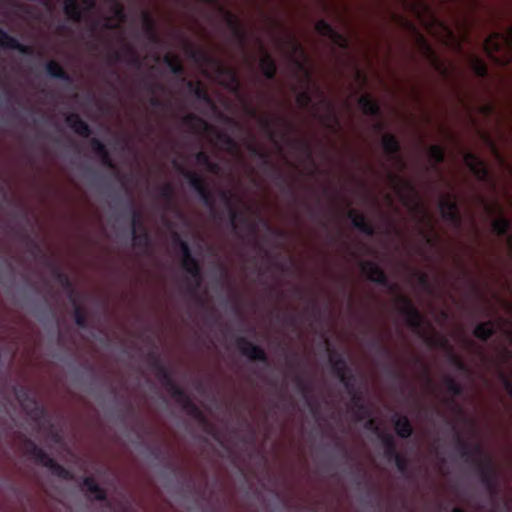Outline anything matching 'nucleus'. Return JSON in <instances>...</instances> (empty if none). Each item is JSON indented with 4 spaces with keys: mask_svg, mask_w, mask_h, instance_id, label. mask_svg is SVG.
Instances as JSON below:
<instances>
[{
    "mask_svg": "<svg viewBox=\"0 0 512 512\" xmlns=\"http://www.w3.org/2000/svg\"><path fill=\"white\" fill-rule=\"evenodd\" d=\"M487 57L496 65L506 67L512 64V24L504 31H494L483 42Z\"/></svg>",
    "mask_w": 512,
    "mask_h": 512,
    "instance_id": "2",
    "label": "nucleus"
},
{
    "mask_svg": "<svg viewBox=\"0 0 512 512\" xmlns=\"http://www.w3.org/2000/svg\"><path fill=\"white\" fill-rule=\"evenodd\" d=\"M181 264L190 279L194 282V286L190 288V291L191 293H195L202 283V271L199 261L195 257H191L188 259H182Z\"/></svg>",
    "mask_w": 512,
    "mask_h": 512,
    "instance_id": "16",
    "label": "nucleus"
},
{
    "mask_svg": "<svg viewBox=\"0 0 512 512\" xmlns=\"http://www.w3.org/2000/svg\"><path fill=\"white\" fill-rule=\"evenodd\" d=\"M4 17H5V14L2 11V25L4 24ZM7 46L12 47L13 49L17 50L22 55L30 56V55H33V53H34V49L31 46L22 44L18 40L9 37L7 32L2 28V49Z\"/></svg>",
    "mask_w": 512,
    "mask_h": 512,
    "instance_id": "25",
    "label": "nucleus"
},
{
    "mask_svg": "<svg viewBox=\"0 0 512 512\" xmlns=\"http://www.w3.org/2000/svg\"><path fill=\"white\" fill-rule=\"evenodd\" d=\"M329 362L332 367L333 374L338 378L346 376L351 373V370L347 364L346 359L335 349L329 350Z\"/></svg>",
    "mask_w": 512,
    "mask_h": 512,
    "instance_id": "18",
    "label": "nucleus"
},
{
    "mask_svg": "<svg viewBox=\"0 0 512 512\" xmlns=\"http://www.w3.org/2000/svg\"><path fill=\"white\" fill-rule=\"evenodd\" d=\"M315 30L321 36L329 38L336 46L347 49L349 46L348 39L324 19H320L315 24Z\"/></svg>",
    "mask_w": 512,
    "mask_h": 512,
    "instance_id": "11",
    "label": "nucleus"
},
{
    "mask_svg": "<svg viewBox=\"0 0 512 512\" xmlns=\"http://www.w3.org/2000/svg\"><path fill=\"white\" fill-rule=\"evenodd\" d=\"M456 448L460 458L474 466L487 492L496 495L498 493V472L492 458L485 454L481 445L476 444L471 447L460 436H457Z\"/></svg>",
    "mask_w": 512,
    "mask_h": 512,
    "instance_id": "1",
    "label": "nucleus"
},
{
    "mask_svg": "<svg viewBox=\"0 0 512 512\" xmlns=\"http://www.w3.org/2000/svg\"><path fill=\"white\" fill-rule=\"evenodd\" d=\"M147 360H148L149 366L154 371L157 370L158 368L162 367L163 365H165L163 363L160 355L157 354L155 351H151L150 353H148Z\"/></svg>",
    "mask_w": 512,
    "mask_h": 512,
    "instance_id": "58",
    "label": "nucleus"
},
{
    "mask_svg": "<svg viewBox=\"0 0 512 512\" xmlns=\"http://www.w3.org/2000/svg\"><path fill=\"white\" fill-rule=\"evenodd\" d=\"M446 390L455 397L463 394V387L452 377H446L444 380Z\"/></svg>",
    "mask_w": 512,
    "mask_h": 512,
    "instance_id": "52",
    "label": "nucleus"
},
{
    "mask_svg": "<svg viewBox=\"0 0 512 512\" xmlns=\"http://www.w3.org/2000/svg\"><path fill=\"white\" fill-rule=\"evenodd\" d=\"M142 27L144 34L150 43H160V37L158 36L156 29V22L148 12H144L142 14Z\"/></svg>",
    "mask_w": 512,
    "mask_h": 512,
    "instance_id": "27",
    "label": "nucleus"
},
{
    "mask_svg": "<svg viewBox=\"0 0 512 512\" xmlns=\"http://www.w3.org/2000/svg\"><path fill=\"white\" fill-rule=\"evenodd\" d=\"M389 177L391 181L395 184V188L398 192L402 193L403 191H409L412 193H415V187L414 185L407 180L401 179L398 175L389 173Z\"/></svg>",
    "mask_w": 512,
    "mask_h": 512,
    "instance_id": "50",
    "label": "nucleus"
},
{
    "mask_svg": "<svg viewBox=\"0 0 512 512\" xmlns=\"http://www.w3.org/2000/svg\"><path fill=\"white\" fill-rule=\"evenodd\" d=\"M469 65L477 77L486 78L488 76V67L482 58L476 55H471L469 57Z\"/></svg>",
    "mask_w": 512,
    "mask_h": 512,
    "instance_id": "41",
    "label": "nucleus"
},
{
    "mask_svg": "<svg viewBox=\"0 0 512 512\" xmlns=\"http://www.w3.org/2000/svg\"><path fill=\"white\" fill-rule=\"evenodd\" d=\"M414 276L416 277L418 285L426 291L432 290V284L430 282L429 276L423 272H415Z\"/></svg>",
    "mask_w": 512,
    "mask_h": 512,
    "instance_id": "56",
    "label": "nucleus"
},
{
    "mask_svg": "<svg viewBox=\"0 0 512 512\" xmlns=\"http://www.w3.org/2000/svg\"><path fill=\"white\" fill-rule=\"evenodd\" d=\"M464 161L470 171L479 179L486 180L489 172L484 162L473 152H466L464 154Z\"/></svg>",
    "mask_w": 512,
    "mask_h": 512,
    "instance_id": "17",
    "label": "nucleus"
},
{
    "mask_svg": "<svg viewBox=\"0 0 512 512\" xmlns=\"http://www.w3.org/2000/svg\"><path fill=\"white\" fill-rule=\"evenodd\" d=\"M216 137H217L218 141L221 142L228 150H236L237 149V143L227 133L217 132Z\"/></svg>",
    "mask_w": 512,
    "mask_h": 512,
    "instance_id": "54",
    "label": "nucleus"
},
{
    "mask_svg": "<svg viewBox=\"0 0 512 512\" xmlns=\"http://www.w3.org/2000/svg\"><path fill=\"white\" fill-rule=\"evenodd\" d=\"M262 50L264 51L263 56L260 59L259 65L260 69L262 71L263 76L268 80H274L277 74V64L275 59L272 57L271 54L266 52L264 48L262 47Z\"/></svg>",
    "mask_w": 512,
    "mask_h": 512,
    "instance_id": "29",
    "label": "nucleus"
},
{
    "mask_svg": "<svg viewBox=\"0 0 512 512\" xmlns=\"http://www.w3.org/2000/svg\"><path fill=\"white\" fill-rule=\"evenodd\" d=\"M224 20L227 24V27L231 30L233 36L239 41L241 45H244L247 40V33L241 21L229 11H224Z\"/></svg>",
    "mask_w": 512,
    "mask_h": 512,
    "instance_id": "19",
    "label": "nucleus"
},
{
    "mask_svg": "<svg viewBox=\"0 0 512 512\" xmlns=\"http://www.w3.org/2000/svg\"><path fill=\"white\" fill-rule=\"evenodd\" d=\"M392 461L395 463V466L400 473L407 474L409 462L406 457L398 453L395 457L392 458Z\"/></svg>",
    "mask_w": 512,
    "mask_h": 512,
    "instance_id": "55",
    "label": "nucleus"
},
{
    "mask_svg": "<svg viewBox=\"0 0 512 512\" xmlns=\"http://www.w3.org/2000/svg\"><path fill=\"white\" fill-rule=\"evenodd\" d=\"M236 347L240 353L251 361H260L265 364L268 363V357L265 350L243 336L236 338Z\"/></svg>",
    "mask_w": 512,
    "mask_h": 512,
    "instance_id": "9",
    "label": "nucleus"
},
{
    "mask_svg": "<svg viewBox=\"0 0 512 512\" xmlns=\"http://www.w3.org/2000/svg\"><path fill=\"white\" fill-rule=\"evenodd\" d=\"M195 160L199 165L206 166L211 158L207 152L201 150L195 154Z\"/></svg>",
    "mask_w": 512,
    "mask_h": 512,
    "instance_id": "62",
    "label": "nucleus"
},
{
    "mask_svg": "<svg viewBox=\"0 0 512 512\" xmlns=\"http://www.w3.org/2000/svg\"><path fill=\"white\" fill-rule=\"evenodd\" d=\"M357 103L365 115L377 118L381 116V108L379 103L370 95L360 96Z\"/></svg>",
    "mask_w": 512,
    "mask_h": 512,
    "instance_id": "28",
    "label": "nucleus"
},
{
    "mask_svg": "<svg viewBox=\"0 0 512 512\" xmlns=\"http://www.w3.org/2000/svg\"><path fill=\"white\" fill-rule=\"evenodd\" d=\"M348 218L351 220L352 226L363 234L367 236L375 235L376 231L374 226L367 221L366 217L362 213L356 210H349Z\"/></svg>",
    "mask_w": 512,
    "mask_h": 512,
    "instance_id": "20",
    "label": "nucleus"
},
{
    "mask_svg": "<svg viewBox=\"0 0 512 512\" xmlns=\"http://www.w3.org/2000/svg\"><path fill=\"white\" fill-rule=\"evenodd\" d=\"M65 123L81 137L88 138L92 134L90 126L77 113L68 114Z\"/></svg>",
    "mask_w": 512,
    "mask_h": 512,
    "instance_id": "22",
    "label": "nucleus"
},
{
    "mask_svg": "<svg viewBox=\"0 0 512 512\" xmlns=\"http://www.w3.org/2000/svg\"><path fill=\"white\" fill-rule=\"evenodd\" d=\"M220 198L223 200L226 208L229 212V219L233 229L237 228V221H241L246 224L248 222V218L246 215L239 211L234 205L235 195L230 190H222L219 193Z\"/></svg>",
    "mask_w": 512,
    "mask_h": 512,
    "instance_id": "15",
    "label": "nucleus"
},
{
    "mask_svg": "<svg viewBox=\"0 0 512 512\" xmlns=\"http://www.w3.org/2000/svg\"><path fill=\"white\" fill-rule=\"evenodd\" d=\"M439 210L443 220L453 224L456 227L461 225L462 220L459 214L458 206L455 199L451 195H448L439 201Z\"/></svg>",
    "mask_w": 512,
    "mask_h": 512,
    "instance_id": "12",
    "label": "nucleus"
},
{
    "mask_svg": "<svg viewBox=\"0 0 512 512\" xmlns=\"http://www.w3.org/2000/svg\"><path fill=\"white\" fill-rule=\"evenodd\" d=\"M89 142L93 153L101 159L102 164L108 168L114 169L115 164L105 144L95 137L91 138Z\"/></svg>",
    "mask_w": 512,
    "mask_h": 512,
    "instance_id": "24",
    "label": "nucleus"
},
{
    "mask_svg": "<svg viewBox=\"0 0 512 512\" xmlns=\"http://www.w3.org/2000/svg\"><path fill=\"white\" fill-rule=\"evenodd\" d=\"M279 122L285 123V121L282 118H270L267 116L258 117V123H259L261 129L266 134L267 138L272 142H276V137H277L276 125Z\"/></svg>",
    "mask_w": 512,
    "mask_h": 512,
    "instance_id": "32",
    "label": "nucleus"
},
{
    "mask_svg": "<svg viewBox=\"0 0 512 512\" xmlns=\"http://www.w3.org/2000/svg\"><path fill=\"white\" fill-rule=\"evenodd\" d=\"M492 229L496 235L500 237L508 236L509 238L511 236L508 235L509 230L511 229V222L504 216H500L492 222Z\"/></svg>",
    "mask_w": 512,
    "mask_h": 512,
    "instance_id": "43",
    "label": "nucleus"
},
{
    "mask_svg": "<svg viewBox=\"0 0 512 512\" xmlns=\"http://www.w3.org/2000/svg\"><path fill=\"white\" fill-rule=\"evenodd\" d=\"M360 269L369 281L386 288L395 289V286L391 285L386 273L374 261H362L360 263Z\"/></svg>",
    "mask_w": 512,
    "mask_h": 512,
    "instance_id": "8",
    "label": "nucleus"
},
{
    "mask_svg": "<svg viewBox=\"0 0 512 512\" xmlns=\"http://www.w3.org/2000/svg\"><path fill=\"white\" fill-rule=\"evenodd\" d=\"M172 242L174 246H177L179 248L182 254V259H188L193 257L188 242L182 239V237L177 232L173 233Z\"/></svg>",
    "mask_w": 512,
    "mask_h": 512,
    "instance_id": "47",
    "label": "nucleus"
},
{
    "mask_svg": "<svg viewBox=\"0 0 512 512\" xmlns=\"http://www.w3.org/2000/svg\"><path fill=\"white\" fill-rule=\"evenodd\" d=\"M53 275L59 284L69 292V299L76 298V292L73 287L72 281L66 273H63L60 269L54 268Z\"/></svg>",
    "mask_w": 512,
    "mask_h": 512,
    "instance_id": "40",
    "label": "nucleus"
},
{
    "mask_svg": "<svg viewBox=\"0 0 512 512\" xmlns=\"http://www.w3.org/2000/svg\"><path fill=\"white\" fill-rule=\"evenodd\" d=\"M397 304L398 311L406 318L407 325L416 331L421 330L424 318L412 300L407 296L399 295L397 297Z\"/></svg>",
    "mask_w": 512,
    "mask_h": 512,
    "instance_id": "7",
    "label": "nucleus"
},
{
    "mask_svg": "<svg viewBox=\"0 0 512 512\" xmlns=\"http://www.w3.org/2000/svg\"><path fill=\"white\" fill-rule=\"evenodd\" d=\"M182 409L187 412L190 416L194 417L199 421H204L205 417L200 408L194 403L190 396L185 392L183 388H180L176 393L171 396Z\"/></svg>",
    "mask_w": 512,
    "mask_h": 512,
    "instance_id": "14",
    "label": "nucleus"
},
{
    "mask_svg": "<svg viewBox=\"0 0 512 512\" xmlns=\"http://www.w3.org/2000/svg\"><path fill=\"white\" fill-rule=\"evenodd\" d=\"M45 70L49 77L61 80L67 84L73 82L72 77L64 70V68L55 60H50L45 65Z\"/></svg>",
    "mask_w": 512,
    "mask_h": 512,
    "instance_id": "31",
    "label": "nucleus"
},
{
    "mask_svg": "<svg viewBox=\"0 0 512 512\" xmlns=\"http://www.w3.org/2000/svg\"><path fill=\"white\" fill-rule=\"evenodd\" d=\"M129 210L132 216V240L137 248L148 249L151 246V236L144 225L141 213L130 203Z\"/></svg>",
    "mask_w": 512,
    "mask_h": 512,
    "instance_id": "6",
    "label": "nucleus"
},
{
    "mask_svg": "<svg viewBox=\"0 0 512 512\" xmlns=\"http://www.w3.org/2000/svg\"><path fill=\"white\" fill-rule=\"evenodd\" d=\"M83 486L86 490L94 496V499L97 501H107V493L101 488L95 479L91 476H87L83 478Z\"/></svg>",
    "mask_w": 512,
    "mask_h": 512,
    "instance_id": "38",
    "label": "nucleus"
},
{
    "mask_svg": "<svg viewBox=\"0 0 512 512\" xmlns=\"http://www.w3.org/2000/svg\"><path fill=\"white\" fill-rule=\"evenodd\" d=\"M353 410L357 420L359 421L369 418L371 415V411L365 403H360V405Z\"/></svg>",
    "mask_w": 512,
    "mask_h": 512,
    "instance_id": "59",
    "label": "nucleus"
},
{
    "mask_svg": "<svg viewBox=\"0 0 512 512\" xmlns=\"http://www.w3.org/2000/svg\"><path fill=\"white\" fill-rule=\"evenodd\" d=\"M427 343L430 345V346H433V347H441V348H449V345H448V341L446 339H443V338H428L427 339ZM450 362L460 371H467V366L466 364L462 361L461 358H459L458 356H456L452 350H450Z\"/></svg>",
    "mask_w": 512,
    "mask_h": 512,
    "instance_id": "34",
    "label": "nucleus"
},
{
    "mask_svg": "<svg viewBox=\"0 0 512 512\" xmlns=\"http://www.w3.org/2000/svg\"><path fill=\"white\" fill-rule=\"evenodd\" d=\"M74 307V321L75 324L81 329L88 328V319L85 311L82 307L77 303L76 298L70 300Z\"/></svg>",
    "mask_w": 512,
    "mask_h": 512,
    "instance_id": "45",
    "label": "nucleus"
},
{
    "mask_svg": "<svg viewBox=\"0 0 512 512\" xmlns=\"http://www.w3.org/2000/svg\"><path fill=\"white\" fill-rule=\"evenodd\" d=\"M371 345L375 347L378 351V353L383 357H390L391 351L383 345V343L379 340L372 341Z\"/></svg>",
    "mask_w": 512,
    "mask_h": 512,
    "instance_id": "61",
    "label": "nucleus"
},
{
    "mask_svg": "<svg viewBox=\"0 0 512 512\" xmlns=\"http://www.w3.org/2000/svg\"><path fill=\"white\" fill-rule=\"evenodd\" d=\"M16 399L24 412L35 422L39 423L46 416V410L39 405L31 391L26 387H20L15 392Z\"/></svg>",
    "mask_w": 512,
    "mask_h": 512,
    "instance_id": "5",
    "label": "nucleus"
},
{
    "mask_svg": "<svg viewBox=\"0 0 512 512\" xmlns=\"http://www.w3.org/2000/svg\"><path fill=\"white\" fill-rule=\"evenodd\" d=\"M379 439L384 447V456L391 462L392 458L398 454L394 437L391 434L380 433Z\"/></svg>",
    "mask_w": 512,
    "mask_h": 512,
    "instance_id": "39",
    "label": "nucleus"
},
{
    "mask_svg": "<svg viewBox=\"0 0 512 512\" xmlns=\"http://www.w3.org/2000/svg\"><path fill=\"white\" fill-rule=\"evenodd\" d=\"M124 60L134 66L140 65L139 56L134 50V48L131 46H127L124 53L114 51L109 55V61L111 63H116Z\"/></svg>",
    "mask_w": 512,
    "mask_h": 512,
    "instance_id": "30",
    "label": "nucleus"
},
{
    "mask_svg": "<svg viewBox=\"0 0 512 512\" xmlns=\"http://www.w3.org/2000/svg\"><path fill=\"white\" fill-rule=\"evenodd\" d=\"M293 63L296 66L297 70L299 72L303 73L305 81L307 83H309L311 81V73L306 68L305 64L303 62H301L300 60H297V59H294V58H293Z\"/></svg>",
    "mask_w": 512,
    "mask_h": 512,
    "instance_id": "60",
    "label": "nucleus"
},
{
    "mask_svg": "<svg viewBox=\"0 0 512 512\" xmlns=\"http://www.w3.org/2000/svg\"><path fill=\"white\" fill-rule=\"evenodd\" d=\"M248 149L252 156L259 158L262 161L263 166L275 174L276 184L283 190L287 191L290 195L294 196V190L287 186L285 177L280 172L276 171L268 154L252 144L249 145Z\"/></svg>",
    "mask_w": 512,
    "mask_h": 512,
    "instance_id": "10",
    "label": "nucleus"
},
{
    "mask_svg": "<svg viewBox=\"0 0 512 512\" xmlns=\"http://www.w3.org/2000/svg\"><path fill=\"white\" fill-rule=\"evenodd\" d=\"M182 121L183 124L188 126L194 133L204 132L210 128L209 124L204 119L193 113L185 115Z\"/></svg>",
    "mask_w": 512,
    "mask_h": 512,
    "instance_id": "37",
    "label": "nucleus"
},
{
    "mask_svg": "<svg viewBox=\"0 0 512 512\" xmlns=\"http://www.w3.org/2000/svg\"><path fill=\"white\" fill-rule=\"evenodd\" d=\"M339 381L343 384L350 397L361 392L356 383V376L352 372L344 377H341Z\"/></svg>",
    "mask_w": 512,
    "mask_h": 512,
    "instance_id": "49",
    "label": "nucleus"
},
{
    "mask_svg": "<svg viewBox=\"0 0 512 512\" xmlns=\"http://www.w3.org/2000/svg\"><path fill=\"white\" fill-rule=\"evenodd\" d=\"M348 218L351 220L352 226L363 234L367 236L375 235L376 231L374 226L367 221L366 217L362 213L356 210H349Z\"/></svg>",
    "mask_w": 512,
    "mask_h": 512,
    "instance_id": "21",
    "label": "nucleus"
},
{
    "mask_svg": "<svg viewBox=\"0 0 512 512\" xmlns=\"http://www.w3.org/2000/svg\"><path fill=\"white\" fill-rule=\"evenodd\" d=\"M63 11L66 17L76 23L83 18V8L78 0H64Z\"/></svg>",
    "mask_w": 512,
    "mask_h": 512,
    "instance_id": "33",
    "label": "nucleus"
},
{
    "mask_svg": "<svg viewBox=\"0 0 512 512\" xmlns=\"http://www.w3.org/2000/svg\"><path fill=\"white\" fill-rule=\"evenodd\" d=\"M163 62L173 75L182 76L184 74V67L176 56L166 54L163 57Z\"/></svg>",
    "mask_w": 512,
    "mask_h": 512,
    "instance_id": "44",
    "label": "nucleus"
},
{
    "mask_svg": "<svg viewBox=\"0 0 512 512\" xmlns=\"http://www.w3.org/2000/svg\"><path fill=\"white\" fill-rule=\"evenodd\" d=\"M159 196L167 201H171L175 196V190L171 183H165L159 188Z\"/></svg>",
    "mask_w": 512,
    "mask_h": 512,
    "instance_id": "57",
    "label": "nucleus"
},
{
    "mask_svg": "<svg viewBox=\"0 0 512 512\" xmlns=\"http://www.w3.org/2000/svg\"><path fill=\"white\" fill-rule=\"evenodd\" d=\"M24 453L36 464L48 468L54 476L63 480L73 479V474L68 469L50 457L34 441L27 439L24 442Z\"/></svg>",
    "mask_w": 512,
    "mask_h": 512,
    "instance_id": "3",
    "label": "nucleus"
},
{
    "mask_svg": "<svg viewBox=\"0 0 512 512\" xmlns=\"http://www.w3.org/2000/svg\"><path fill=\"white\" fill-rule=\"evenodd\" d=\"M157 379L161 382L166 391L173 396L181 387L176 383L171 371L163 365L154 371Z\"/></svg>",
    "mask_w": 512,
    "mask_h": 512,
    "instance_id": "23",
    "label": "nucleus"
},
{
    "mask_svg": "<svg viewBox=\"0 0 512 512\" xmlns=\"http://www.w3.org/2000/svg\"><path fill=\"white\" fill-rule=\"evenodd\" d=\"M479 110H480L481 114H483L484 116H487V117H490L495 113V107L491 103H485V104L481 105Z\"/></svg>",
    "mask_w": 512,
    "mask_h": 512,
    "instance_id": "64",
    "label": "nucleus"
},
{
    "mask_svg": "<svg viewBox=\"0 0 512 512\" xmlns=\"http://www.w3.org/2000/svg\"><path fill=\"white\" fill-rule=\"evenodd\" d=\"M187 87L189 91L196 97L197 100L206 104L212 105V100L207 91L202 87L201 83L188 81Z\"/></svg>",
    "mask_w": 512,
    "mask_h": 512,
    "instance_id": "42",
    "label": "nucleus"
},
{
    "mask_svg": "<svg viewBox=\"0 0 512 512\" xmlns=\"http://www.w3.org/2000/svg\"><path fill=\"white\" fill-rule=\"evenodd\" d=\"M427 343L430 345V346H433V347H441V348H449V345H448V341L446 339H443V338H428L427 339ZM450 362L460 371H467V366L466 364L462 361L461 358H459L458 356H456L452 350H450Z\"/></svg>",
    "mask_w": 512,
    "mask_h": 512,
    "instance_id": "35",
    "label": "nucleus"
},
{
    "mask_svg": "<svg viewBox=\"0 0 512 512\" xmlns=\"http://www.w3.org/2000/svg\"><path fill=\"white\" fill-rule=\"evenodd\" d=\"M175 169L188 181L190 187L199 195L204 206L215 209V199L203 177L174 162Z\"/></svg>",
    "mask_w": 512,
    "mask_h": 512,
    "instance_id": "4",
    "label": "nucleus"
},
{
    "mask_svg": "<svg viewBox=\"0 0 512 512\" xmlns=\"http://www.w3.org/2000/svg\"><path fill=\"white\" fill-rule=\"evenodd\" d=\"M296 102L301 108L307 109L308 107H310L312 105L311 93L308 90L299 92L296 95Z\"/></svg>",
    "mask_w": 512,
    "mask_h": 512,
    "instance_id": "53",
    "label": "nucleus"
},
{
    "mask_svg": "<svg viewBox=\"0 0 512 512\" xmlns=\"http://www.w3.org/2000/svg\"><path fill=\"white\" fill-rule=\"evenodd\" d=\"M113 14L114 16L120 20V21H125L126 20V13H125V10H124V7L122 5H120L119 3H115L113 5Z\"/></svg>",
    "mask_w": 512,
    "mask_h": 512,
    "instance_id": "63",
    "label": "nucleus"
},
{
    "mask_svg": "<svg viewBox=\"0 0 512 512\" xmlns=\"http://www.w3.org/2000/svg\"><path fill=\"white\" fill-rule=\"evenodd\" d=\"M495 333L494 322L490 320L477 324L473 330V335L483 342L488 341Z\"/></svg>",
    "mask_w": 512,
    "mask_h": 512,
    "instance_id": "36",
    "label": "nucleus"
},
{
    "mask_svg": "<svg viewBox=\"0 0 512 512\" xmlns=\"http://www.w3.org/2000/svg\"><path fill=\"white\" fill-rule=\"evenodd\" d=\"M381 144L388 160L398 164L401 169L405 168V162L400 156L401 145L398 138L394 134H384Z\"/></svg>",
    "mask_w": 512,
    "mask_h": 512,
    "instance_id": "13",
    "label": "nucleus"
},
{
    "mask_svg": "<svg viewBox=\"0 0 512 512\" xmlns=\"http://www.w3.org/2000/svg\"><path fill=\"white\" fill-rule=\"evenodd\" d=\"M428 154L430 160L433 162V167L436 168L438 165L445 161V150L441 145H430L428 147Z\"/></svg>",
    "mask_w": 512,
    "mask_h": 512,
    "instance_id": "46",
    "label": "nucleus"
},
{
    "mask_svg": "<svg viewBox=\"0 0 512 512\" xmlns=\"http://www.w3.org/2000/svg\"><path fill=\"white\" fill-rule=\"evenodd\" d=\"M392 423L400 438L407 439L412 435L413 427L407 416L395 414L392 417Z\"/></svg>",
    "mask_w": 512,
    "mask_h": 512,
    "instance_id": "26",
    "label": "nucleus"
},
{
    "mask_svg": "<svg viewBox=\"0 0 512 512\" xmlns=\"http://www.w3.org/2000/svg\"><path fill=\"white\" fill-rule=\"evenodd\" d=\"M293 381L296 385L297 390L301 393V395L308 399L309 395L311 393V385L310 383L305 380L301 374L296 373L293 377Z\"/></svg>",
    "mask_w": 512,
    "mask_h": 512,
    "instance_id": "51",
    "label": "nucleus"
},
{
    "mask_svg": "<svg viewBox=\"0 0 512 512\" xmlns=\"http://www.w3.org/2000/svg\"><path fill=\"white\" fill-rule=\"evenodd\" d=\"M23 240L27 249V252L34 258H37L42 254V249L39 242L29 234L23 236Z\"/></svg>",
    "mask_w": 512,
    "mask_h": 512,
    "instance_id": "48",
    "label": "nucleus"
}]
</instances>
